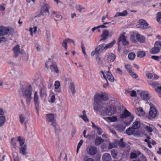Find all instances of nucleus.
<instances>
[{
    "label": "nucleus",
    "mask_w": 161,
    "mask_h": 161,
    "mask_svg": "<svg viewBox=\"0 0 161 161\" xmlns=\"http://www.w3.org/2000/svg\"><path fill=\"white\" fill-rule=\"evenodd\" d=\"M109 96L105 92H97L95 95L94 101L95 102H101V100L106 101L108 99Z\"/></svg>",
    "instance_id": "obj_1"
},
{
    "label": "nucleus",
    "mask_w": 161,
    "mask_h": 161,
    "mask_svg": "<svg viewBox=\"0 0 161 161\" xmlns=\"http://www.w3.org/2000/svg\"><path fill=\"white\" fill-rule=\"evenodd\" d=\"M105 108L104 104L101 102H95L94 103V109L96 112H100L102 114H104L103 111Z\"/></svg>",
    "instance_id": "obj_2"
},
{
    "label": "nucleus",
    "mask_w": 161,
    "mask_h": 161,
    "mask_svg": "<svg viewBox=\"0 0 161 161\" xmlns=\"http://www.w3.org/2000/svg\"><path fill=\"white\" fill-rule=\"evenodd\" d=\"M46 117L47 121L55 128V131L56 132L57 130L58 131V128L57 127V124L56 120L54 119V114H46Z\"/></svg>",
    "instance_id": "obj_3"
},
{
    "label": "nucleus",
    "mask_w": 161,
    "mask_h": 161,
    "mask_svg": "<svg viewBox=\"0 0 161 161\" xmlns=\"http://www.w3.org/2000/svg\"><path fill=\"white\" fill-rule=\"evenodd\" d=\"M14 29L7 27L0 26V36H4L6 34L12 35L14 33Z\"/></svg>",
    "instance_id": "obj_4"
},
{
    "label": "nucleus",
    "mask_w": 161,
    "mask_h": 161,
    "mask_svg": "<svg viewBox=\"0 0 161 161\" xmlns=\"http://www.w3.org/2000/svg\"><path fill=\"white\" fill-rule=\"evenodd\" d=\"M130 116V120L129 121L125 122V124H126L127 125H129L132 121L134 117L133 115H131L130 113L128 110L125 108L123 113L120 115V117L121 118L124 119H125Z\"/></svg>",
    "instance_id": "obj_5"
},
{
    "label": "nucleus",
    "mask_w": 161,
    "mask_h": 161,
    "mask_svg": "<svg viewBox=\"0 0 161 161\" xmlns=\"http://www.w3.org/2000/svg\"><path fill=\"white\" fill-rule=\"evenodd\" d=\"M161 49V41H158L155 42L154 47L150 50V53L155 54L158 53Z\"/></svg>",
    "instance_id": "obj_6"
},
{
    "label": "nucleus",
    "mask_w": 161,
    "mask_h": 161,
    "mask_svg": "<svg viewBox=\"0 0 161 161\" xmlns=\"http://www.w3.org/2000/svg\"><path fill=\"white\" fill-rule=\"evenodd\" d=\"M41 9L40 11V14L42 15H46L47 13H49V9L50 7L47 3H44L41 4Z\"/></svg>",
    "instance_id": "obj_7"
},
{
    "label": "nucleus",
    "mask_w": 161,
    "mask_h": 161,
    "mask_svg": "<svg viewBox=\"0 0 161 161\" xmlns=\"http://www.w3.org/2000/svg\"><path fill=\"white\" fill-rule=\"evenodd\" d=\"M45 66L47 68H48L50 66V69L53 72L58 73L59 72V70L57 66L55 64H52L50 60L46 62L45 64Z\"/></svg>",
    "instance_id": "obj_8"
},
{
    "label": "nucleus",
    "mask_w": 161,
    "mask_h": 161,
    "mask_svg": "<svg viewBox=\"0 0 161 161\" xmlns=\"http://www.w3.org/2000/svg\"><path fill=\"white\" fill-rule=\"evenodd\" d=\"M116 110L115 107L113 106H109L104 109V111H103L104 114L106 115H111L114 114Z\"/></svg>",
    "instance_id": "obj_9"
},
{
    "label": "nucleus",
    "mask_w": 161,
    "mask_h": 161,
    "mask_svg": "<svg viewBox=\"0 0 161 161\" xmlns=\"http://www.w3.org/2000/svg\"><path fill=\"white\" fill-rule=\"evenodd\" d=\"M149 115L148 118L149 119H151L152 118L154 119L158 116V111L153 106L150 107Z\"/></svg>",
    "instance_id": "obj_10"
},
{
    "label": "nucleus",
    "mask_w": 161,
    "mask_h": 161,
    "mask_svg": "<svg viewBox=\"0 0 161 161\" xmlns=\"http://www.w3.org/2000/svg\"><path fill=\"white\" fill-rule=\"evenodd\" d=\"M116 56L112 53H107L105 55L103 59L106 62H112L115 59Z\"/></svg>",
    "instance_id": "obj_11"
},
{
    "label": "nucleus",
    "mask_w": 161,
    "mask_h": 161,
    "mask_svg": "<svg viewBox=\"0 0 161 161\" xmlns=\"http://www.w3.org/2000/svg\"><path fill=\"white\" fill-rule=\"evenodd\" d=\"M139 95L141 98L144 100L149 99L151 97V95L147 91H140Z\"/></svg>",
    "instance_id": "obj_12"
},
{
    "label": "nucleus",
    "mask_w": 161,
    "mask_h": 161,
    "mask_svg": "<svg viewBox=\"0 0 161 161\" xmlns=\"http://www.w3.org/2000/svg\"><path fill=\"white\" fill-rule=\"evenodd\" d=\"M23 96L26 98L27 103L29 104L31 99V91H23Z\"/></svg>",
    "instance_id": "obj_13"
},
{
    "label": "nucleus",
    "mask_w": 161,
    "mask_h": 161,
    "mask_svg": "<svg viewBox=\"0 0 161 161\" xmlns=\"http://www.w3.org/2000/svg\"><path fill=\"white\" fill-rule=\"evenodd\" d=\"M101 36V38L100 39L99 41H105L107 39V37L109 36L108 30H104Z\"/></svg>",
    "instance_id": "obj_14"
},
{
    "label": "nucleus",
    "mask_w": 161,
    "mask_h": 161,
    "mask_svg": "<svg viewBox=\"0 0 161 161\" xmlns=\"http://www.w3.org/2000/svg\"><path fill=\"white\" fill-rule=\"evenodd\" d=\"M138 23H140L141 25H142V27H144V29H148L150 28L146 20L142 19H139L138 21Z\"/></svg>",
    "instance_id": "obj_15"
},
{
    "label": "nucleus",
    "mask_w": 161,
    "mask_h": 161,
    "mask_svg": "<svg viewBox=\"0 0 161 161\" xmlns=\"http://www.w3.org/2000/svg\"><path fill=\"white\" fill-rule=\"evenodd\" d=\"M136 37L137 41L140 43H144L145 41V37L140 34H137Z\"/></svg>",
    "instance_id": "obj_16"
},
{
    "label": "nucleus",
    "mask_w": 161,
    "mask_h": 161,
    "mask_svg": "<svg viewBox=\"0 0 161 161\" xmlns=\"http://www.w3.org/2000/svg\"><path fill=\"white\" fill-rule=\"evenodd\" d=\"M19 118L20 123L24 124L26 127V125L28 122V120L26 119L25 116L24 115L21 114L19 115Z\"/></svg>",
    "instance_id": "obj_17"
},
{
    "label": "nucleus",
    "mask_w": 161,
    "mask_h": 161,
    "mask_svg": "<svg viewBox=\"0 0 161 161\" xmlns=\"http://www.w3.org/2000/svg\"><path fill=\"white\" fill-rule=\"evenodd\" d=\"M13 50L14 51V57H17L19 53H21L19 51V46L18 45L15 46L13 48Z\"/></svg>",
    "instance_id": "obj_18"
},
{
    "label": "nucleus",
    "mask_w": 161,
    "mask_h": 161,
    "mask_svg": "<svg viewBox=\"0 0 161 161\" xmlns=\"http://www.w3.org/2000/svg\"><path fill=\"white\" fill-rule=\"evenodd\" d=\"M102 159L103 161H111V157L109 154L106 153L103 155Z\"/></svg>",
    "instance_id": "obj_19"
},
{
    "label": "nucleus",
    "mask_w": 161,
    "mask_h": 161,
    "mask_svg": "<svg viewBox=\"0 0 161 161\" xmlns=\"http://www.w3.org/2000/svg\"><path fill=\"white\" fill-rule=\"evenodd\" d=\"M34 101L35 104L36 108H37L39 106L38 96L37 92H35Z\"/></svg>",
    "instance_id": "obj_20"
},
{
    "label": "nucleus",
    "mask_w": 161,
    "mask_h": 161,
    "mask_svg": "<svg viewBox=\"0 0 161 161\" xmlns=\"http://www.w3.org/2000/svg\"><path fill=\"white\" fill-rule=\"evenodd\" d=\"M118 145L120 147H125L128 148V150L130 149L129 148V146L128 144H125L123 142V141L122 139H121L120 141L119 142Z\"/></svg>",
    "instance_id": "obj_21"
},
{
    "label": "nucleus",
    "mask_w": 161,
    "mask_h": 161,
    "mask_svg": "<svg viewBox=\"0 0 161 161\" xmlns=\"http://www.w3.org/2000/svg\"><path fill=\"white\" fill-rule=\"evenodd\" d=\"M97 153V148L96 147L92 146L89 148L88 151L89 153L91 155H93Z\"/></svg>",
    "instance_id": "obj_22"
},
{
    "label": "nucleus",
    "mask_w": 161,
    "mask_h": 161,
    "mask_svg": "<svg viewBox=\"0 0 161 161\" xmlns=\"http://www.w3.org/2000/svg\"><path fill=\"white\" fill-rule=\"evenodd\" d=\"M140 91H127L125 92V94L126 95L129 94L132 97H136L137 94L139 93Z\"/></svg>",
    "instance_id": "obj_23"
},
{
    "label": "nucleus",
    "mask_w": 161,
    "mask_h": 161,
    "mask_svg": "<svg viewBox=\"0 0 161 161\" xmlns=\"http://www.w3.org/2000/svg\"><path fill=\"white\" fill-rule=\"evenodd\" d=\"M128 14L127 11L126 10H124L122 12H118L114 15L115 17H119L120 16H125Z\"/></svg>",
    "instance_id": "obj_24"
},
{
    "label": "nucleus",
    "mask_w": 161,
    "mask_h": 161,
    "mask_svg": "<svg viewBox=\"0 0 161 161\" xmlns=\"http://www.w3.org/2000/svg\"><path fill=\"white\" fill-rule=\"evenodd\" d=\"M104 140L100 137H97L95 139V144L96 146L99 145L103 142Z\"/></svg>",
    "instance_id": "obj_25"
},
{
    "label": "nucleus",
    "mask_w": 161,
    "mask_h": 161,
    "mask_svg": "<svg viewBox=\"0 0 161 161\" xmlns=\"http://www.w3.org/2000/svg\"><path fill=\"white\" fill-rule=\"evenodd\" d=\"M137 115L139 116H143L144 115L145 112L142 108H139L137 109L136 112Z\"/></svg>",
    "instance_id": "obj_26"
},
{
    "label": "nucleus",
    "mask_w": 161,
    "mask_h": 161,
    "mask_svg": "<svg viewBox=\"0 0 161 161\" xmlns=\"http://www.w3.org/2000/svg\"><path fill=\"white\" fill-rule=\"evenodd\" d=\"M107 80L108 79L109 81L111 82H113L114 81V79L110 72L108 71L107 74Z\"/></svg>",
    "instance_id": "obj_27"
},
{
    "label": "nucleus",
    "mask_w": 161,
    "mask_h": 161,
    "mask_svg": "<svg viewBox=\"0 0 161 161\" xmlns=\"http://www.w3.org/2000/svg\"><path fill=\"white\" fill-rule=\"evenodd\" d=\"M55 94L53 93H51L50 96V98L49 100V102L52 103H54L55 101Z\"/></svg>",
    "instance_id": "obj_28"
},
{
    "label": "nucleus",
    "mask_w": 161,
    "mask_h": 161,
    "mask_svg": "<svg viewBox=\"0 0 161 161\" xmlns=\"http://www.w3.org/2000/svg\"><path fill=\"white\" fill-rule=\"evenodd\" d=\"M19 153H22L23 155H25L27 153L26 152V146H24L21 147L19 149Z\"/></svg>",
    "instance_id": "obj_29"
},
{
    "label": "nucleus",
    "mask_w": 161,
    "mask_h": 161,
    "mask_svg": "<svg viewBox=\"0 0 161 161\" xmlns=\"http://www.w3.org/2000/svg\"><path fill=\"white\" fill-rule=\"evenodd\" d=\"M105 45V44H102L99 45L96 48V49L97 50L99 53L101 52L103 50H104V48Z\"/></svg>",
    "instance_id": "obj_30"
},
{
    "label": "nucleus",
    "mask_w": 161,
    "mask_h": 161,
    "mask_svg": "<svg viewBox=\"0 0 161 161\" xmlns=\"http://www.w3.org/2000/svg\"><path fill=\"white\" fill-rule=\"evenodd\" d=\"M140 123L138 121H136L133 123L132 127L135 129H137L140 126Z\"/></svg>",
    "instance_id": "obj_31"
},
{
    "label": "nucleus",
    "mask_w": 161,
    "mask_h": 161,
    "mask_svg": "<svg viewBox=\"0 0 161 161\" xmlns=\"http://www.w3.org/2000/svg\"><path fill=\"white\" fill-rule=\"evenodd\" d=\"M106 119L109 122H115L117 120V117L114 116L106 118Z\"/></svg>",
    "instance_id": "obj_32"
},
{
    "label": "nucleus",
    "mask_w": 161,
    "mask_h": 161,
    "mask_svg": "<svg viewBox=\"0 0 161 161\" xmlns=\"http://www.w3.org/2000/svg\"><path fill=\"white\" fill-rule=\"evenodd\" d=\"M6 121V118L4 116H0V127L3 126Z\"/></svg>",
    "instance_id": "obj_33"
},
{
    "label": "nucleus",
    "mask_w": 161,
    "mask_h": 161,
    "mask_svg": "<svg viewBox=\"0 0 161 161\" xmlns=\"http://www.w3.org/2000/svg\"><path fill=\"white\" fill-rule=\"evenodd\" d=\"M135 129L132 127L129 128L127 129L126 132L129 135H131L135 132Z\"/></svg>",
    "instance_id": "obj_34"
},
{
    "label": "nucleus",
    "mask_w": 161,
    "mask_h": 161,
    "mask_svg": "<svg viewBox=\"0 0 161 161\" xmlns=\"http://www.w3.org/2000/svg\"><path fill=\"white\" fill-rule=\"evenodd\" d=\"M17 141H19V142L20 146L21 147L25 146L24 145L25 141L20 136H19L18 137V139Z\"/></svg>",
    "instance_id": "obj_35"
},
{
    "label": "nucleus",
    "mask_w": 161,
    "mask_h": 161,
    "mask_svg": "<svg viewBox=\"0 0 161 161\" xmlns=\"http://www.w3.org/2000/svg\"><path fill=\"white\" fill-rule=\"evenodd\" d=\"M96 61L99 65H101L103 64V61L101 58L99 56H96Z\"/></svg>",
    "instance_id": "obj_36"
},
{
    "label": "nucleus",
    "mask_w": 161,
    "mask_h": 161,
    "mask_svg": "<svg viewBox=\"0 0 161 161\" xmlns=\"http://www.w3.org/2000/svg\"><path fill=\"white\" fill-rule=\"evenodd\" d=\"M111 155L114 158H117V152L114 149H112L111 151Z\"/></svg>",
    "instance_id": "obj_37"
},
{
    "label": "nucleus",
    "mask_w": 161,
    "mask_h": 161,
    "mask_svg": "<svg viewBox=\"0 0 161 161\" xmlns=\"http://www.w3.org/2000/svg\"><path fill=\"white\" fill-rule=\"evenodd\" d=\"M37 26H35L33 28H30L29 29V31L31 32V35L32 36H33V30H34L33 32L35 33V34H36V33L37 31Z\"/></svg>",
    "instance_id": "obj_38"
},
{
    "label": "nucleus",
    "mask_w": 161,
    "mask_h": 161,
    "mask_svg": "<svg viewBox=\"0 0 161 161\" xmlns=\"http://www.w3.org/2000/svg\"><path fill=\"white\" fill-rule=\"evenodd\" d=\"M145 53L142 51H140L138 52L137 53V56L139 58H142L145 56Z\"/></svg>",
    "instance_id": "obj_39"
},
{
    "label": "nucleus",
    "mask_w": 161,
    "mask_h": 161,
    "mask_svg": "<svg viewBox=\"0 0 161 161\" xmlns=\"http://www.w3.org/2000/svg\"><path fill=\"white\" fill-rule=\"evenodd\" d=\"M136 56V55L134 53H131L129 54L128 56L129 59L132 60L134 59Z\"/></svg>",
    "instance_id": "obj_40"
},
{
    "label": "nucleus",
    "mask_w": 161,
    "mask_h": 161,
    "mask_svg": "<svg viewBox=\"0 0 161 161\" xmlns=\"http://www.w3.org/2000/svg\"><path fill=\"white\" fill-rule=\"evenodd\" d=\"M129 74L133 78H136L137 77L138 75H137L133 72L132 70L130 71V72L129 73Z\"/></svg>",
    "instance_id": "obj_41"
},
{
    "label": "nucleus",
    "mask_w": 161,
    "mask_h": 161,
    "mask_svg": "<svg viewBox=\"0 0 161 161\" xmlns=\"http://www.w3.org/2000/svg\"><path fill=\"white\" fill-rule=\"evenodd\" d=\"M81 48L82 49V52L85 56H87V54L85 51V48L84 47V45L83 43H81Z\"/></svg>",
    "instance_id": "obj_42"
},
{
    "label": "nucleus",
    "mask_w": 161,
    "mask_h": 161,
    "mask_svg": "<svg viewBox=\"0 0 161 161\" xmlns=\"http://www.w3.org/2000/svg\"><path fill=\"white\" fill-rule=\"evenodd\" d=\"M55 19L56 20H59L62 19V16L58 13H57L55 16Z\"/></svg>",
    "instance_id": "obj_43"
},
{
    "label": "nucleus",
    "mask_w": 161,
    "mask_h": 161,
    "mask_svg": "<svg viewBox=\"0 0 161 161\" xmlns=\"http://www.w3.org/2000/svg\"><path fill=\"white\" fill-rule=\"evenodd\" d=\"M126 39L125 36L123 34H121L120 35L119 38L118 42L120 41L122 42L124 40Z\"/></svg>",
    "instance_id": "obj_44"
},
{
    "label": "nucleus",
    "mask_w": 161,
    "mask_h": 161,
    "mask_svg": "<svg viewBox=\"0 0 161 161\" xmlns=\"http://www.w3.org/2000/svg\"><path fill=\"white\" fill-rule=\"evenodd\" d=\"M69 89L71 91H74L75 89V85L73 83H70L69 86Z\"/></svg>",
    "instance_id": "obj_45"
},
{
    "label": "nucleus",
    "mask_w": 161,
    "mask_h": 161,
    "mask_svg": "<svg viewBox=\"0 0 161 161\" xmlns=\"http://www.w3.org/2000/svg\"><path fill=\"white\" fill-rule=\"evenodd\" d=\"M76 8H77V9L80 12H81L82 10L84 9V8L82 7V6L80 5H76Z\"/></svg>",
    "instance_id": "obj_46"
},
{
    "label": "nucleus",
    "mask_w": 161,
    "mask_h": 161,
    "mask_svg": "<svg viewBox=\"0 0 161 161\" xmlns=\"http://www.w3.org/2000/svg\"><path fill=\"white\" fill-rule=\"evenodd\" d=\"M137 155L134 153H131L130 154V158L131 159H135L137 157Z\"/></svg>",
    "instance_id": "obj_47"
},
{
    "label": "nucleus",
    "mask_w": 161,
    "mask_h": 161,
    "mask_svg": "<svg viewBox=\"0 0 161 161\" xmlns=\"http://www.w3.org/2000/svg\"><path fill=\"white\" fill-rule=\"evenodd\" d=\"M125 68L127 69L128 73L130 72L132 70L131 66L129 64H126L125 65Z\"/></svg>",
    "instance_id": "obj_48"
},
{
    "label": "nucleus",
    "mask_w": 161,
    "mask_h": 161,
    "mask_svg": "<svg viewBox=\"0 0 161 161\" xmlns=\"http://www.w3.org/2000/svg\"><path fill=\"white\" fill-rule=\"evenodd\" d=\"M148 84L151 85L153 87H154L156 86L157 85H158V84L156 82H152L151 81H148Z\"/></svg>",
    "instance_id": "obj_49"
},
{
    "label": "nucleus",
    "mask_w": 161,
    "mask_h": 161,
    "mask_svg": "<svg viewBox=\"0 0 161 161\" xmlns=\"http://www.w3.org/2000/svg\"><path fill=\"white\" fill-rule=\"evenodd\" d=\"M114 33V30L112 29L110 30L109 31H108V35L109 37H111Z\"/></svg>",
    "instance_id": "obj_50"
},
{
    "label": "nucleus",
    "mask_w": 161,
    "mask_h": 161,
    "mask_svg": "<svg viewBox=\"0 0 161 161\" xmlns=\"http://www.w3.org/2000/svg\"><path fill=\"white\" fill-rule=\"evenodd\" d=\"M79 117L82 118L83 120L86 122H88L89 121L88 119H87L86 115H80Z\"/></svg>",
    "instance_id": "obj_51"
},
{
    "label": "nucleus",
    "mask_w": 161,
    "mask_h": 161,
    "mask_svg": "<svg viewBox=\"0 0 161 161\" xmlns=\"http://www.w3.org/2000/svg\"><path fill=\"white\" fill-rule=\"evenodd\" d=\"M60 83L59 81H56L55 83V89H57L60 86Z\"/></svg>",
    "instance_id": "obj_52"
},
{
    "label": "nucleus",
    "mask_w": 161,
    "mask_h": 161,
    "mask_svg": "<svg viewBox=\"0 0 161 161\" xmlns=\"http://www.w3.org/2000/svg\"><path fill=\"white\" fill-rule=\"evenodd\" d=\"M67 43L65 40H64L63 42L62 46L66 49H67Z\"/></svg>",
    "instance_id": "obj_53"
},
{
    "label": "nucleus",
    "mask_w": 161,
    "mask_h": 161,
    "mask_svg": "<svg viewBox=\"0 0 161 161\" xmlns=\"http://www.w3.org/2000/svg\"><path fill=\"white\" fill-rule=\"evenodd\" d=\"M11 141L12 142V144L13 145L14 147V148L15 149L16 148V143L15 141V139L14 138H12L11 140Z\"/></svg>",
    "instance_id": "obj_54"
},
{
    "label": "nucleus",
    "mask_w": 161,
    "mask_h": 161,
    "mask_svg": "<svg viewBox=\"0 0 161 161\" xmlns=\"http://www.w3.org/2000/svg\"><path fill=\"white\" fill-rule=\"evenodd\" d=\"M96 129L97 130V133L99 135H100L102 134L103 131L101 128L98 127Z\"/></svg>",
    "instance_id": "obj_55"
},
{
    "label": "nucleus",
    "mask_w": 161,
    "mask_h": 161,
    "mask_svg": "<svg viewBox=\"0 0 161 161\" xmlns=\"http://www.w3.org/2000/svg\"><path fill=\"white\" fill-rule=\"evenodd\" d=\"M116 41L115 40L113 41L112 42L108 43V47L109 48L112 47L113 45L115 43Z\"/></svg>",
    "instance_id": "obj_56"
},
{
    "label": "nucleus",
    "mask_w": 161,
    "mask_h": 161,
    "mask_svg": "<svg viewBox=\"0 0 161 161\" xmlns=\"http://www.w3.org/2000/svg\"><path fill=\"white\" fill-rule=\"evenodd\" d=\"M151 58L156 60H158L159 59H161V56L159 57L158 56H151Z\"/></svg>",
    "instance_id": "obj_57"
},
{
    "label": "nucleus",
    "mask_w": 161,
    "mask_h": 161,
    "mask_svg": "<svg viewBox=\"0 0 161 161\" xmlns=\"http://www.w3.org/2000/svg\"><path fill=\"white\" fill-rule=\"evenodd\" d=\"M99 53V52H98V51H97V50L96 49V48L95 49V50L92 51V52H91V55L92 56H94L95 54H97V53Z\"/></svg>",
    "instance_id": "obj_58"
},
{
    "label": "nucleus",
    "mask_w": 161,
    "mask_h": 161,
    "mask_svg": "<svg viewBox=\"0 0 161 161\" xmlns=\"http://www.w3.org/2000/svg\"><path fill=\"white\" fill-rule=\"evenodd\" d=\"M146 130L149 132H152L153 131V129L152 128L149 126H147L145 128Z\"/></svg>",
    "instance_id": "obj_59"
},
{
    "label": "nucleus",
    "mask_w": 161,
    "mask_h": 161,
    "mask_svg": "<svg viewBox=\"0 0 161 161\" xmlns=\"http://www.w3.org/2000/svg\"><path fill=\"white\" fill-rule=\"evenodd\" d=\"M108 130L112 132L113 134H114L115 136L116 135V133L115 132V130L113 129H111L110 127H108Z\"/></svg>",
    "instance_id": "obj_60"
},
{
    "label": "nucleus",
    "mask_w": 161,
    "mask_h": 161,
    "mask_svg": "<svg viewBox=\"0 0 161 161\" xmlns=\"http://www.w3.org/2000/svg\"><path fill=\"white\" fill-rule=\"evenodd\" d=\"M65 40H66L67 43L71 42L74 45H75V44L74 42V40H73L69 38H67Z\"/></svg>",
    "instance_id": "obj_61"
},
{
    "label": "nucleus",
    "mask_w": 161,
    "mask_h": 161,
    "mask_svg": "<svg viewBox=\"0 0 161 161\" xmlns=\"http://www.w3.org/2000/svg\"><path fill=\"white\" fill-rule=\"evenodd\" d=\"M146 77L149 79H151L153 77V75L151 73H148L146 74Z\"/></svg>",
    "instance_id": "obj_62"
},
{
    "label": "nucleus",
    "mask_w": 161,
    "mask_h": 161,
    "mask_svg": "<svg viewBox=\"0 0 161 161\" xmlns=\"http://www.w3.org/2000/svg\"><path fill=\"white\" fill-rule=\"evenodd\" d=\"M115 147V144L113 143H109L108 145V148L110 149H112Z\"/></svg>",
    "instance_id": "obj_63"
},
{
    "label": "nucleus",
    "mask_w": 161,
    "mask_h": 161,
    "mask_svg": "<svg viewBox=\"0 0 161 161\" xmlns=\"http://www.w3.org/2000/svg\"><path fill=\"white\" fill-rule=\"evenodd\" d=\"M32 90V87L30 85H28L27 86H26L25 91H31Z\"/></svg>",
    "instance_id": "obj_64"
}]
</instances>
